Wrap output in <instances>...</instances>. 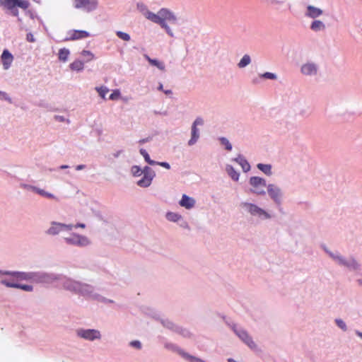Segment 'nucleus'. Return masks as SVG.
Returning <instances> with one entry per match:
<instances>
[{"label":"nucleus","mask_w":362,"mask_h":362,"mask_svg":"<svg viewBox=\"0 0 362 362\" xmlns=\"http://www.w3.org/2000/svg\"><path fill=\"white\" fill-rule=\"evenodd\" d=\"M2 64L4 69H8L13 60V55L7 49H4L1 56Z\"/></svg>","instance_id":"obj_18"},{"label":"nucleus","mask_w":362,"mask_h":362,"mask_svg":"<svg viewBox=\"0 0 362 362\" xmlns=\"http://www.w3.org/2000/svg\"><path fill=\"white\" fill-rule=\"evenodd\" d=\"M245 206L247 208V210L253 216H257L262 218H269V215L267 212H266L264 210L262 209L261 208L258 207L257 206L245 203Z\"/></svg>","instance_id":"obj_8"},{"label":"nucleus","mask_w":362,"mask_h":362,"mask_svg":"<svg viewBox=\"0 0 362 362\" xmlns=\"http://www.w3.org/2000/svg\"><path fill=\"white\" fill-rule=\"evenodd\" d=\"M257 80H256V79H254V80H253V83H257Z\"/></svg>","instance_id":"obj_59"},{"label":"nucleus","mask_w":362,"mask_h":362,"mask_svg":"<svg viewBox=\"0 0 362 362\" xmlns=\"http://www.w3.org/2000/svg\"><path fill=\"white\" fill-rule=\"evenodd\" d=\"M199 136L197 128L195 126L192 127V138L189 141L188 144L192 146L196 143Z\"/></svg>","instance_id":"obj_25"},{"label":"nucleus","mask_w":362,"mask_h":362,"mask_svg":"<svg viewBox=\"0 0 362 362\" xmlns=\"http://www.w3.org/2000/svg\"><path fill=\"white\" fill-rule=\"evenodd\" d=\"M143 173L144 176L137 182V185L141 187H147L151 184L154 173L147 166L144 168Z\"/></svg>","instance_id":"obj_6"},{"label":"nucleus","mask_w":362,"mask_h":362,"mask_svg":"<svg viewBox=\"0 0 362 362\" xmlns=\"http://www.w3.org/2000/svg\"><path fill=\"white\" fill-rule=\"evenodd\" d=\"M318 70V66L314 62H307L300 67V72L305 76H315Z\"/></svg>","instance_id":"obj_9"},{"label":"nucleus","mask_w":362,"mask_h":362,"mask_svg":"<svg viewBox=\"0 0 362 362\" xmlns=\"http://www.w3.org/2000/svg\"><path fill=\"white\" fill-rule=\"evenodd\" d=\"M251 62L250 57L248 54H245L238 63L239 68H244Z\"/></svg>","instance_id":"obj_28"},{"label":"nucleus","mask_w":362,"mask_h":362,"mask_svg":"<svg viewBox=\"0 0 362 362\" xmlns=\"http://www.w3.org/2000/svg\"><path fill=\"white\" fill-rule=\"evenodd\" d=\"M14 15H18V11H16V13H14Z\"/></svg>","instance_id":"obj_60"},{"label":"nucleus","mask_w":362,"mask_h":362,"mask_svg":"<svg viewBox=\"0 0 362 362\" xmlns=\"http://www.w3.org/2000/svg\"><path fill=\"white\" fill-rule=\"evenodd\" d=\"M307 357L312 361L315 362V356L311 352L307 354Z\"/></svg>","instance_id":"obj_47"},{"label":"nucleus","mask_w":362,"mask_h":362,"mask_svg":"<svg viewBox=\"0 0 362 362\" xmlns=\"http://www.w3.org/2000/svg\"><path fill=\"white\" fill-rule=\"evenodd\" d=\"M74 227H75V228H78V227H80V228H84L86 227V226H85V224H83V223H78V224L76 225Z\"/></svg>","instance_id":"obj_49"},{"label":"nucleus","mask_w":362,"mask_h":362,"mask_svg":"<svg viewBox=\"0 0 362 362\" xmlns=\"http://www.w3.org/2000/svg\"><path fill=\"white\" fill-rule=\"evenodd\" d=\"M276 209L279 211L280 215L275 216L276 222L281 225H286L287 223L288 213L284 209L282 204H275Z\"/></svg>","instance_id":"obj_14"},{"label":"nucleus","mask_w":362,"mask_h":362,"mask_svg":"<svg viewBox=\"0 0 362 362\" xmlns=\"http://www.w3.org/2000/svg\"><path fill=\"white\" fill-rule=\"evenodd\" d=\"M355 333H356V334L357 336H358L359 337H361L362 339V332H360L358 330H356Z\"/></svg>","instance_id":"obj_50"},{"label":"nucleus","mask_w":362,"mask_h":362,"mask_svg":"<svg viewBox=\"0 0 362 362\" xmlns=\"http://www.w3.org/2000/svg\"><path fill=\"white\" fill-rule=\"evenodd\" d=\"M33 189L35 192H36L37 194H40L42 196L46 197L47 198H51V199H55L56 198L54 197V195H53L51 193L47 192H45L43 189H39V188H37V187H33Z\"/></svg>","instance_id":"obj_30"},{"label":"nucleus","mask_w":362,"mask_h":362,"mask_svg":"<svg viewBox=\"0 0 362 362\" xmlns=\"http://www.w3.org/2000/svg\"><path fill=\"white\" fill-rule=\"evenodd\" d=\"M357 282L358 283V284H359L360 286H362V279H358V280H357Z\"/></svg>","instance_id":"obj_52"},{"label":"nucleus","mask_w":362,"mask_h":362,"mask_svg":"<svg viewBox=\"0 0 362 362\" xmlns=\"http://www.w3.org/2000/svg\"><path fill=\"white\" fill-rule=\"evenodd\" d=\"M299 205H302L304 209H308L311 206V204L308 202H299Z\"/></svg>","instance_id":"obj_42"},{"label":"nucleus","mask_w":362,"mask_h":362,"mask_svg":"<svg viewBox=\"0 0 362 362\" xmlns=\"http://www.w3.org/2000/svg\"><path fill=\"white\" fill-rule=\"evenodd\" d=\"M0 6L11 11L16 7L26 10L29 8L30 4L26 0H0Z\"/></svg>","instance_id":"obj_3"},{"label":"nucleus","mask_w":362,"mask_h":362,"mask_svg":"<svg viewBox=\"0 0 362 362\" xmlns=\"http://www.w3.org/2000/svg\"><path fill=\"white\" fill-rule=\"evenodd\" d=\"M1 283L4 284V286L9 287V288H20L25 291H33V286L30 285H25V284H20L15 282L9 281L6 279H3L1 281Z\"/></svg>","instance_id":"obj_15"},{"label":"nucleus","mask_w":362,"mask_h":362,"mask_svg":"<svg viewBox=\"0 0 362 362\" xmlns=\"http://www.w3.org/2000/svg\"><path fill=\"white\" fill-rule=\"evenodd\" d=\"M83 168H84V165H79L76 166V170H79L83 169Z\"/></svg>","instance_id":"obj_51"},{"label":"nucleus","mask_w":362,"mask_h":362,"mask_svg":"<svg viewBox=\"0 0 362 362\" xmlns=\"http://www.w3.org/2000/svg\"><path fill=\"white\" fill-rule=\"evenodd\" d=\"M78 335L90 341L100 338V332L96 329H80L78 331Z\"/></svg>","instance_id":"obj_10"},{"label":"nucleus","mask_w":362,"mask_h":362,"mask_svg":"<svg viewBox=\"0 0 362 362\" xmlns=\"http://www.w3.org/2000/svg\"><path fill=\"white\" fill-rule=\"evenodd\" d=\"M235 332L240 339L243 340L249 347L251 349H255L256 347V344L245 331L239 330L235 331Z\"/></svg>","instance_id":"obj_17"},{"label":"nucleus","mask_w":362,"mask_h":362,"mask_svg":"<svg viewBox=\"0 0 362 362\" xmlns=\"http://www.w3.org/2000/svg\"><path fill=\"white\" fill-rule=\"evenodd\" d=\"M243 168L244 172H247L250 169L249 163L243 157L239 156L235 160Z\"/></svg>","instance_id":"obj_22"},{"label":"nucleus","mask_w":362,"mask_h":362,"mask_svg":"<svg viewBox=\"0 0 362 362\" xmlns=\"http://www.w3.org/2000/svg\"><path fill=\"white\" fill-rule=\"evenodd\" d=\"M120 96V91L118 89L114 90L113 92L110 94L109 98L112 100H115L119 99Z\"/></svg>","instance_id":"obj_39"},{"label":"nucleus","mask_w":362,"mask_h":362,"mask_svg":"<svg viewBox=\"0 0 362 362\" xmlns=\"http://www.w3.org/2000/svg\"><path fill=\"white\" fill-rule=\"evenodd\" d=\"M95 90L103 99L105 98L106 94L109 92V89L105 86L96 87Z\"/></svg>","instance_id":"obj_32"},{"label":"nucleus","mask_w":362,"mask_h":362,"mask_svg":"<svg viewBox=\"0 0 362 362\" xmlns=\"http://www.w3.org/2000/svg\"><path fill=\"white\" fill-rule=\"evenodd\" d=\"M70 52L68 49L62 48L59 50V59L64 62H66Z\"/></svg>","instance_id":"obj_26"},{"label":"nucleus","mask_w":362,"mask_h":362,"mask_svg":"<svg viewBox=\"0 0 362 362\" xmlns=\"http://www.w3.org/2000/svg\"><path fill=\"white\" fill-rule=\"evenodd\" d=\"M156 164H158L162 167H164L166 169H170V164L166 162H156Z\"/></svg>","instance_id":"obj_44"},{"label":"nucleus","mask_w":362,"mask_h":362,"mask_svg":"<svg viewBox=\"0 0 362 362\" xmlns=\"http://www.w3.org/2000/svg\"><path fill=\"white\" fill-rule=\"evenodd\" d=\"M146 141H147V139H141V140L139 141V143L140 144H143V143H144Z\"/></svg>","instance_id":"obj_54"},{"label":"nucleus","mask_w":362,"mask_h":362,"mask_svg":"<svg viewBox=\"0 0 362 362\" xmlns=\"http://www.w3.org/2000/svg\"><path fill=\"white\" fill-rule=\"evenodd\" d=\"M81 56L86 58L87 61H90L94 58V54L88 50H83L81 52Z\"/></svg>","instance_id":"obj_37"},{"label":"nucleus","mask_w":362,"mask_h":362,"mask_svg":"<svg viewBox=\"0 0 362 362\" xmlns=\"http://www.w3.org/2000/svg\"><path fill=\"white\" fill-rule=\"evenodd\" d=\"M76 8H83L87 12L95 10L98 6L97 0H74Z\"/></svg>","instance_id":"obj_5"},{"label":"nucleus","mask_w":362,"mask_h":362,"mask_svg":"<svg viewBox=\"0 0 362 362\" xmlns=\"http://www.w3.org/2000/svg\"><path fill=\"white\" fill-rule=\"evenodd\" d=\"M26 39L28 42H35V38L33 34L28 33L27 34Z\"/></svg>","instance_id":"obj_46"},{"label":"nucleus","mask_w":362,"mask_h":362,"mask_svg":"<svg viewBox=\"0 0 362 362\" xmlns=\"http://www.w3.org/2000/svg\"><path fill=\"white\" fill-rule=\"evenodd\" d=\"M65 241L69 244L78 246H86L90 243L86 237L78 234H72L70 237L66 238Z\"/></svg>","instance_id":"obj_7"},{"label":"nucleus","mask_w":362,"mask_h":362,"mask_svg":"<svg viewBox=\"0 0 362 362\" xmlns=\"http://www.w3.org/2000/svg\"><path fill=\"white\" fill-rule=\"evenodd\" d=\"M276 78V75L273 73V80H275Z\"/></svg>","instance_id":"obj_57"},{"label":"nucleus","mask_w":362,"mask_h":362,"mask_svg":"<svg viewBox=\"0 0 362 362\" xmlns=\"http://www.w3.org/2000/svg\"><path fill=\"white\" fill-rule=\"evenodd\" d=\"M166 217L169 221L174 222L177 221L181 218L180 215L173 212L168 213Z\"/></svg>","instance_id":"obj_35"},{"label":"nucleus","mask_w":362,"mask_h":362,"mask_svg":"<svg viewBox=\"0 0 362 362\" xmlns=\"http://www.w3.org/2000/svg\"><path fill=\"white\" fill-rule=\"evenodd\" d=\"M158 89L160 90H163V85L162 84H160Z\"/></svg>","instance_id":"obj_55"},{"label":"nucleus","mask_w":362,"mask_h":362,"mask_svg":"<svg viewBox=\"0 0 362 362\" xmlns=\"http://www.w3.org/2000/svg\"><path fill=\"white\" fill-rule=\"evenodd\" d=\"M68 168V166H67V165H62V166H61V168H62V169H64V168Z\"/></svg>","instance_id":"obj_58"},{"label":"nucleus","mask_w":362,"mask_h":362,"mask_svg":"<svg viewBox=\"0 0 362 362\" xmlns=\"http://www.w3.org/2000/svg\"><path fill=\"white\" fill-rule=\"evenodd\" d=\"M146 59L148 61V62L153 65V66H155L156 67H158L159 69L160 70H164L165 69V66L163 64V62H160L156 59H151L149 57L146 56Z\"/></svg>","instance_id":"obj_29"},{"label":"nucleus","mask_w":362,"mask_h":362,"mask_svg":"<svg viewBox=\"0 0 362 362\" xmlns=\"http://www.w3.org/2000/svg\"><path fill=\"white\" fill-rule=\"evenodd\" d=\"M69 67L72 71H79L83 69L84 64L81 60H75L71 64H70Z\"/></svg>","instance_id":"obj_24"},{"label":"nucleus","mask_w":362,"mask_h":362,"mask_svg":"<svg viewBox=\"0 0 362 362\" xmlns=\"http://www.w3.org/2000/svg\"><path fill=\"white\" fill-rule=\"evenodd\" d=\"M250 184L252 187L251 190L256 194L264 193L267 188L265 180L259 177H252Z\"/></svg>","instance_id":"obj_4"},{"label":"nucleus","mask_w":362,"mask_h":362,"mask_svg":"<svg viewBox=\"0 0 362 362\" xmlns=\"http://www.w3.org/2000/svg\"><path fill=\"white\" fill-rule=\"evenodd\" d=\"M6 96H7V94L6 93L0 92V98H1L7 99Z\"/></svg>","instance_id":"obj_48"},{"label":"nucleus","mask_w":362,"mask_h":362,"mask_svg":"<svg viewBox=\"0 0 362 362\" xmlns=\"http://www.w3.org/2000/svg\"><path fill=\"white\" fill-rule=\"evenodd\" d=\"M0 274L11 276L16 281L29 280L33 278V274L26 272L0 271Z\"/></svg>","instance_id":"obj_11"},{"label":"nucleus","mask_w":362,"mask_h":362,"mask_svg":"<svg viewBox=\"0 0 362 362\" xmlns=\"http://www.w3.org/2000/svg\"><path fill=\"white\" fill-rule=\"evenodd\" d=\"M140 153L143 156L145 160L150 165H155L156 162L150 158L148 153L144 148L140 149Z\"/></svg>","instance_id":"obj_31"},{"label":"nucleus","mask_w":362,"mask_h":362,"mask_svg":"<svg viewBox=\"0 0 362 362\" xmlns=\"http://www.w3.org/2000/svg\"><path fill=\"white\" fill-rule=\"evenodd\" d=\"M69 36L66 39L67 40H78L84 38H87L90 36L88 32L86 30H73L69 33Z\"/></svg>","instance_id":"obj_13"},{"label":"nucleus","mask_w":362,"mask_h":362,"mask_svg":"<svg viewBox=\"0 0 362 362\" xmlns=\"http://www.w3.org/2000/svg\"><path fill=\"white\" fill-rule=\"evenodd\" d=\"M324 252L328 255L337 264L346 267L350 271H358L361 269V265L357 262L354 257L351 256L349 259L341 255L339 252H332L323 245L321 246Z\"/></svg>","instance_id":"obj_2"},{"label":"nucleus","mask_w":362,"mask_h":362,"mask_svg":"<svg viewBox=\"0 0 362 362\" xmlns=\"http://www.w3.org/2000/svg\"><path fill=\"white\" fill-rule=\"evenodd\" d=\"M323 13V11L317 7H315L314 6L308 5L306 7V11L305 13V16L306 17H309L313 19H315L316 18L319 17Z\"/></svg>","instance_id":"obj_16"},{"label":"nucleus","mask_w":362,"mask_h":362,"mask_svg":"<svg viewBox=\"0 0 362 362\" xmlns=\"http://www.w3.org/2000/svg\"><path fill=\"white\" fill-rule=\"evenodd\" d=\"M226 171L230 177L235 181L238 180L239 173L230 165L226 167Z\"/></svg>","instance_id":"obj_27"},{"label":"nucleus","mask_w":362,"mask_h":362,"mask_svg":"<svg viewBox=\"0 0 362 362\" xmlns=\"http://www.w3.org/2000/svg\"><path fill=\"white\" fill-rule=\"evenodd\" d=\"M130 345L138 349H140L141 348V344L139 341H131Z\"/></svg>","instance_id":"obj_41"},{"label":"nucleus","mask_w":362,"mask_h":362,"mask_svg":"<svg viewBox=\"0 0 362 362\" xmlns=\"http://www.w3.org/2000/svg\"><path fill=\"white\" fill-rule=\"evenodd\" d=\"M272 2H273V5H274L275 3H276V4H279V3H280V1H276V0H272Z\"/></svg>","instance_id":"obj_56"},{"label":"nucleus","mask_w":362,"mask_h":362,"mask_svg":"<svg viewBox=\"0 0 362 362\" xmlns=\"http://www.w3.org/2000/svg\"><path fill=\"white\" fill-rule=\"evenodd\" d=\"M310 30H312L314 32H318L321 30H325V25L323 23L322 21L320 20H314L310 25Z\"/></svg>","instance_id":"obj_21"},{"label":"nucleus","mask_w":362,"mask_h":362,"mask_svg":"<svg viewBox=\"0 0 362 362\" xmlns=\"http://www.w3.org/2000/svg\"><path fill=\"white\" fill-rule=\"evenodd\" d=\"M220 141H221V144L225 146V148L226 150L231 151L232 145L230 144V143L229 142V141L227 139L222 137L220 139Z\"/></svg>","instance_id":"obj_38"},{"label":"nucleus","mask_w":362,"mask_h":362,"mask_svg":"<svg viewBox=\"0 0 362 362\" xmlns=\"http://www.w3.org/2000/svg\"><path fill=\"white\" fill-rule=\"evenodd\" d=\"M259 78H268V79H272V73L270 72H267L264 74H261L259 76Z\"/></svg>","instance_id":"obj_45"},{"label":"nucleus","mask_w":362,"mask_h":362,"mask_svg":"<svg viewBox=\"0 0 362 362\" xmlns=\"http://www.w3.org/2000/svg\"><path fill=\"white\" fill-rule=\"evenodd\" d=\"M283 192L281 189L273 185V203L279 205L282 204Z\"/></svg>","instance_id":"obj_20"},{"label":"nucleus","mask_w":362,"mask_h":362,"mask_svg":"<svg viewBox=\"0 0 362 362\" xmlns=\"http://www.w3.org/2000/svg\"><path fill=\"white\" fill-rule=\"evenodd\" d=\"M72 225H66L59 223H52V226L47 230V233L49 235H57L63 230H71L72 229Z\"/></svg>","instance_id":"obj_12"},{"label":"nucleus","mask_w":362,"mask_h":362,"mask_svg":"<svg viewBox=\"0 0 362 362\" xmlns=\"http://www.w3.org/2000/svg\"><path fill=\"white\" fill-rule=\"evenodd\" d=\"M116 35L119 38L124 41H129L131 39L130 35L129 34L122 31H117Z\"/></svg>","instance_id":"obj_36"},{"label":"nucleus","mask_w":362,"mask_h":362,"mask_svg":"<svg viewBox=\"0 0 362 362\" xmlns=\"http://www.w3.org/2000/svg\"><path fill=\"white\" fill-rule=\"evenodd\" d=\"M334 322L337 325V326L339 327L341 329H342L344 332H346L347 330V326L343 320L340 318H336L334 320Z\"/></svg>","instance_id":"obj_34"},{"label":"nucleus","mask_w":362,"mask_h":362,"mask_svg":"<svg viewBox=\"0 0 362 362\" xmlns=\"http://www.w3.org/2000/svg\"><path fill=\"white\" fill-rule=\"evenodd\" d=\"M165 94L167 95H169V94H171L172 93V91L170 90H165L164 91Z\"/></svg>","instance_id":"obj_53"},{"label":"nucleus","mask_w":362,"mask_h":362,"mask_svg":"<svg viewBox=\"0 0 362 362\" xmlns=\"http://www.w3.org/2000/svg\"><path fill=\"white\" fill-rule=\"evenodd\" d=\"M203 123H204L203 119L202 118L198 117L195 119L192 126H195L197 127V125H202Z\"/></svg>","instance_id":"obj_43"},{"label":"nucleus","mask_w":362,"mask_h":362,"mask_svg":"<svg viewBox=\"0 0 362 362\" xmlns=\"http://www.w3.org/2000/svg\"><path fill=\"white\" fill-rule=\"evenodd\" d=\"M179 354L185 359L188 360L189 362H206L204 360L192 356L185 351H180Z\"/></svg>","instance_id":"obj_23"},{"label":"nucleus","mask_w":362,"mask_h":362,"mask_svg":"<svg viewBox=\"0 0 362 362\" xmlns=\"http://www.w3.org/2000/svg\"><path fill=\"white\" fill-rule=\"evenodd\" d=\"M132 173L134 176H139L141 175L142 170L139 166L134 165L132 168Z\"/></svg>","instance_id":"obj_40"},{"label":"nucleus","mask_w":362,"mask_h":362,"mask_svg":"<svg viewBox=\"0 0 362 362\" xmlns=\"http://www.w3.org/2000/svg\"><path fill=\"white\" fill-rule=\"evenodd\" d=\"M195 201L193 198L188 197L186 194H183L181 200L180 201V205L187 209H190L194 207Z\"/></svg>","instance_id":"obj_19"},{"label":"nucleus","mask_w":362,"mask_h":362,"mask_svg":"<svg viewBox=\"0 0 362 362\" xmlns=\"http://www.w3.org/2000/svg\"><path fill=\"white\" fill-rule=\"evenodd\" d=\"M257 166L259 170H260L265 174H269L271 173L272 167L270 165H264V164L259 163V164H257Z\"/></svg>","instance_id":"obj_33"},{"label":"nucleus","mask_w":362,"mask_h":362,"mask_svg":"<svg viewBox=\"0 0 362 362\" xmlns=\"http://www.w3.org/2000/svg\"><path fill=\"white\" fill-rule=\"evenodd\" d=\"M141 11H143V15L148 20L159 24L161 28L165 30L168 35L173 36L172 30L166 23L167 21L171 23H175L177 21L176 16L171 11L164 8L160 9L157 13H154L146 8H144Z\"/></svg>","instance_id":"obj_1"}]
</instances>
